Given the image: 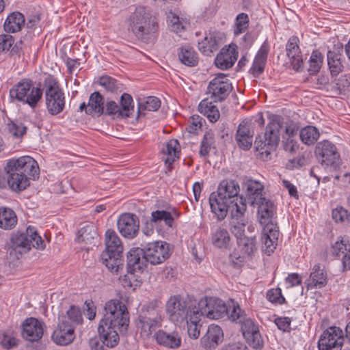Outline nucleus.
I'll return each mask as SVG.
<instances>
[{"instance_id":"nucleus-1","label":"nucleus","mask_w":350,"mask_h":350,"mask_svg":"<svg viewBox=\"0 0 350 350\" xmlns=\"http://www.w3.org/2000/svg\"><path fill=\"white\" fill-rule=\"evenodd\" d=\"M40 168L37 161L29 156L8 161L4 170L0 169V189L9 188L15 192L26 189L30 180L38 178Z\"/></svg>"},{"instance_id":"nucleus-2","label":"nucleus","mask_w":350,"mask_h":350,"mask_svg":"<svg viewBox=\"0 0 350 350\" xmlns=\"http://www.w3.org/2000/svg\"><path fill=\"white\" fill-rule=\"evenodd\" d=\"M129 323V314L125 304L118 299L107 301L98 327L103 344L111 348L116 347L120 340L118 331L126 330Z\"/></svg>"},{"instance_id":"nucleus-3","label":"nucleus","mask_w":350,"mask_h":350,"mask_svg":"<svg viewBox=\"0 0 350 350\" xmlns=\"http://www.w3.org/2000/svg\"><path fill=\"white\" fill-rule=\"evenodd\" d=\"M239 192L240 187L237 181L226 179L220 182L217 191L211 193V210L218 221H223L229 211L237 209L241 204L247 206L245 198Z\"/></svg>"},{"instance_id":"nucleus-4","label":"nucleus","mask_w":350,"mask_h":350,"mask_svg":"<svg viewBox=\"0 0 350 350\" xmlns=\"http://www.w3.org/2000/svg\"><path fill=\"white\" fill-rule=\"evenodd\" d=\"M129 22L131 31L142 42L152 44L157 40L159 23L148 8L142 5L136 7L129 16Z\"/></svg>"},{"instance_id":"nucleus-5","label":"nucleus","mask_w":350,"mask_h":350,"mask_svg":"<svg viewBox=\"0 0 350 350\" xmlns=\"http://www.w3.org/2000/svg\"><path fill=\"white\" fill-rule=\"evenodd\" d=\"M282 118L278 115H271L269 122L263 135H258L254 141L256 157L263 161L271 159V153L276 150L280 141V130Z\"/></svg>"},{"instance_id":"nucleus-6","label":"nucleus","mask_w":350,"mask_h":350,"mask_svg":"<svg viewBox=\"0 0 350 350\" xmlns=\"http://www.w3.org/2000/svg\"><path fill=\"white\" fill-rule=\"evenodd\" d=\"M105 250L101 253L100 260L112 273H117L123 265V245L117 233L111 229L105 232Z\"/></svg>"},{"instance_id":"nucleus-7","label":"nucleus","mask_w":350,"mask_h":350,"mask_svg":"<svg viewBox=\"0 0 350 350\" xmlns=\"http://www.w3.org/2000/svg\"><path fill=\"white\" fill-rule=\"evenodd\" d=\"M42 90L48 113L51 116L61 113L65 109L66 96L57 78L49 75L44 80Z\"/></svg>"},{"instance_id":"nucleus-8","label":"nucleus","mask_w":350,"mask_h":350,"mask_svg":"<svg viewBox=\"0 0 350 350\" xmlns=\"http://www.w3.org/2000/svg\"><path fill=\"white\" fill-rule=\"evenodd\" d=\"M12 246L15 249H22L23 252L29 251L31 247L44 250L45 244L42 237L38 234L36 228L28 226L25 232H17L11 237Z\"/></svg>"},{"instance_id":"nucleus-9","label":"nucleus","mask_w":350,"mask_h":350,"mask_svg":"<svg viewBox=\"0 0 350 350\" xmlns=\"http://www.w3.org/2000/svg\"><path fill=\"white\" fill-rule=\"evenodd\" d=\"M315 155L322 165L336 170L341 164V158L336 146L328 140L319 142L315 147Z\"/></svg>"},{"instance_id":"nucleus-10","label":"nucleus","mask_w":350,"mask_h":350,"mask_svg":"<svg viewBox=\"0 0 350 350\" xmlns=\"http://www.w3.org/2000/svg\"><path fill=\"white\" fill-rule=\"evenodd\" d=\"M165 307L169 319L178 325L185 323L193 310L180 295L171 296L167 301Z\"/></svg>"},{"instance_id":"nucleus-11","label":"nucleus","mask_w":350,"mask_h":350,"mask_svg":"<svg viewBox=\"0 0 350 350\" xmlns=\"http://www.w3.org/2000/svg\"><path fill=\"white\" fill-rule=\"evenodd\" d=\"M120 105L113 100H107L104 106V114L117 118H126L134 113L133 97L128 93H124L120 97Z\"/></svg>"},{"instance_id":"nucleus-12","label":"nucleus","mask_w":350,"mask_h":350,"mask_svg":"<svg viewBox=\"0 0 350 350\" xmlns=\"http://www.w3.org/2000/svg\"><path fill=\"white\" fill-rule=\"evenodd\" d=\"M198 309L202 316H206L211 319H222L228 313V306L225 302L213 297L202 299L198 303Z\"/></svg>"},{"instance_id":"nucleus-13","label":"nucleus","mask_w":350,"mask_h":350,"mask_svg":"<svg viewBox=\"0 0 350 350\" xmlns=\"http://www.w3.org/2000/svg\"><path fill=\"white\" fill-rule=\"evenodd\" d=\"M233 89L232 83L226 79V75L219 73L213 79L207 88V92L213 102L225 100Z\"/></svg>"},{"instance_id":"nucleus-14","label":"nucleus","mask_w":350,"mask_h":350,"mask_svg":"<svg viewBox=\"0 0 350 350\" xmlns=\"http://www.w3.org/2000/svg\"><path fill=\"white\" fill-rule=\"evenodd\" d=\"M239 326L241 332L250 346L255 349H262L264 340L260 333L259 325L254 319L247 316Z\"/></svg>"},{"instance_id":"nucleus-15","label":"nucleus","mask_w":350,"mask_h":350,"mask_svg":"<svg viewBox=\"0 0 350 350\" xmlns=\"http://www.w3.org/2000/svg\"><path fill=\"white\" fill-rule=\"evenodd\" d=\"M344 342L342 330L336 326L326 329L318 341L319 350H341Z\"/></svg>"},{"instance_id":"nucleus-16","label":"nucleus","mask_w":350,"mask_h":350,"mask_svg":"<svg viewBox=\"0 0 350 350\" xmlns=\"http://www.w3.org/2000/svg\"><path fill=\"white\" fill-rule=\"evenodd\" d=\"M144 251L147 262L152 265H160L170 256V245L165 241L148 243Z\"/></svg>"},{"instance_id":"nucleus-17","label":"nucleus","mask_w":350,"mask_h":350,"mask_svg":"<svg viewBox=\"0 0 350 350\" xmlns=\"http://www.w3.org/2000/svg\"><path fill=\"white\" fill-rule=\"evenodd\" d=\"M44 327L43 321L34 317L27 318L21 324L22 336L27 341L38 342L43 336Z\"/></svg>"},{"instance_id":"nucleus-18","label":"nucleus","mask_w":350,"mask_h":350,"mask_svg":"<svg viewBox=\"0 0 350 350\" xmlns=\"http://www.w3.org/2000/svg\"><path fill=\"white\" fill-rule=\"evenodd\" d=\"M258 206V217L260 224L263 227L278 226L276 217V208L272 201L269 199H263L260 202L255 204Z\"/></svg>"},{"instance_id":"nucleus-19","label":"nucleus","mask_w":350,"mask_h":350,"mask_svg":"<svg viewBox=\"0 0 350 350\" xmlns=\"http://www.w3.org/2000/svg\"><path fill=\"white\" fill-rule=\"evenodd\" d=\"M161 321V318L157 310L152 308L139 316V322L137 325L141 329V334L148 337L160 326Z\"/></svg>"},{"instance_id":"nucleus-20","label":"nucleus","mask_w":350,"mask_h":350,"mask_svg":"<svg viewBox=\"0 0 350 350\" xmlns=\"http://www.w3.org/2000/svg\"><path fill=\"white\" fill-rule=\"evenodd\" d=\"M118 228L123 237L130 239H133L139 232V218L133 213H123L118 218Z\"/></svg>"},{"instance_id":"nucleus-21","label":"nucleus","mask_w":350,"mask_h":350,"mask_svg":"<svg viewBox=\"0 0 350 350\" xmlns=\"http://www.w3.org/2000/svg\"><path fill=\"white\" fill-rule=\"evenodd\" d=\"M299 38L297 36H291L286 44V53L293 69L300 72L304 68L302 53L299 47Z\"/></svg>"},{"instance_id":"nucleus-22","label":"nucleus","mask_w":350,"mask_h":350,"mask_svg":"<svg viewBox=\"0 0 350 350\" xmlns=\"http://www.w3.org/2000/svg\"><path fill=\"white\" fill-rule=\"evenodd\" d=\"M239 52L235 44L222 48L215 59L216 66L221 70H228L233 66L237 60Z\"/></svg>"},{"instance_id":"nucleus-23","label":"nucleus","mask_w":350,"mask_h":350,"mask_svg":"<svg viewBox=\"0 0 350 350\" xmlns=\"http://www.w3.org/2000/svg\"><path fill=\"white\" fill-rule=\"evenodd\" d=\"M144 249L133 247L127 253V272L134 274L137 271L142 272L146 267L148 262L145 258Z\"/></svg>"},{"instance_id":"nucleus-24","label":"nucleus","mask_w":350,"mask_h":350,"mask_svg":"<svg viewBox=\"0 0 350 350\" xmlns=\"http://www.w3.org/2000/svg\"><path fill=\"white\" fill-rule=\"evenodd\" d=\"M246 209L247 206L241 204L237 209L229 211L231 213V220L230 221V230L237 238V240H242V237H244L245 226V213Z\"/></svg>"},{"instance_id":"nucleus-25","label":"nucleus","mask_w":350,"mask_h":350,"mask_svg":"<svg viewBox=\"0 0 350 350\" xmlns=\"http://www.w3.org/2000/svg\"><path fill=\"white\" fill-rule=\"evenodd\" d=\"M223 42V33L217 31H209L203 40L198 42V49L206 55H211L219 48Z\"/></svg>"},{"instance_id":"nucleus-26","label":"nucleus","mask_w":350,"mask_h":350,"mask_svg":"<svg viewBox=\"0 0 350 350\" xmlns=\"http://www.w3.org/2000/svg\"><path fill=\"white\" fill-rule=\"evenodd\" d=\"M75 338V327L67 321H62L59 323L52 334L53 341L59 345H67L71 343Z\"/></svg>"},{"instance_id":"nucleus-27","label":"nucleus","mask_w":350,"mask_h":350,"mask_svg":"<svg viewBox=\"0 0 350 350\" xmlns=\"http://www.w3.org/2000/svg\"><path fill=\"white\" fill-rule=\"evenodd\" d=\"M254 134L251 124L246 120H243L239 124L235 135L237 146L243 150H250L252 146Z\"/></svg>"},{"instance_id":"nucleus-28","label":"nucleus","mask_w":350,"mask_h":350,"mask_svg":"<svg viewBox=\"0 0 350 350\" xmlns=\"http://www.w3.org/2000/svg\"><path fill=\"white\" fill-rule=\"evenodd\" d=\"M269 49V44L267 40H265L256 54L252 67L249 70L254 78H258L264 72Z\"/></svg>"},{"instance_id":"nucleus-29","label":"nucleus","mask_w":350,"mask_h":350,"mask_svg":"<svg viewBox=\"0 0 350 350\" xmlns=\"http://www.w3.org/2000/svg\"><path fill=\"white\" fill-rule=\"evenodd\" d=\"M271 227L267 226L262 228V250L267 255L270 256L273 253L276 248L277 242L279 237V227H273V224H271Z\"/></svg>"},{"instance_id":"nucleus-30","label":"nucleus","mask_w":350,"mask_h":350,"mask_svg":"<svg viewBox=\"0 0 350 350\" xmlns=\"http://www.w3.org/2000/svg\"><path fill=\"white\" fill-rule=\"evenodd\" d=\"M224 333L219 325L208 326L206 334L201 338V345L206 349H214L223 341Z\"/></svg>"},{"instance_id":"nucleus-31","label":"nucleus","mask_w":350,"mask_h":350,"mask_svg":"<svg viewBox=\"0 0 350 350\" xmlns=\"http://www.w3.org/2000/svg\"><path fill=\"white\" fill-rule=\"evenodd\" d=\"M157 342L170 349H178L181 346V337L177 332H167L164 330H159L154 334Z\"/></svg>"},{"instance_id":"nucleus-32","label":"nucleus","mask_w":350,"mask_h":350,"mask_svg":"<svg viewBox=\"0 0 350 350\" xmlns=\"http://www.w3.org/2000/svg\"><path fill=\"white\" fill-rule=\"evenodd\" d=\"M327 284V275L326 271L321 269L319 264L315 265L309 278L306 281V285L308 289L321 288Z\"/></svg>"},{"instance_id":"nucleus-33","label":"nucleus","mask_w":350,"mask_h":350,"mask_svg":"<svg viewBox=\"0 0 350 350\" xmlns=\"http://www.w3.org/2000/svg\"><path fill=\"white\" fill-rule=\"evenodd\" d=\"M31 85H33V81L28 78L22 79L20 81L14 85L10 90V98L11 100L20 103L21 100H24L27 95V94L30 90V88H31Z\"/></svg>"},{"instance_id":"nucleus-34","label":"nucleus","mask_w":350,"mask_h":350,"mask_svg":"<svg viewBox=\"0 0 350 350\" xmlns=\"http://www.w3.org/2000/svg\"><path fill=\"white\" fill-rule=\"evenodd\" d=\"M211 239L213 245L220 249H227L230 242L227 229L217 226L211 227Z\"/></svg>"},{"instance_id":"nucleus-35","label":"nucleus","mask_w":350,"mask_h":350,"mask_svg":"<svg viewBox=\"0 0 350 350\" xmlns=\"http://www.w3.org/2000/svg\"><path fill=\"white\" fill-rule=\"evenodd\" d=\"M177 55L180 62L189 67H194L198 64V55L189 45H184L178 49Z\"/></svg>"},{"instance_id":"nucleus-36","label":"nucleus","mask_w":350,"mask_h":350,"mask_svg":"<svg viewBox=\"0 0 350 350\" xmlns=\"http://www.w3.org/2000/svg\"><path fill=\"white\" fill-rule=\"evenodd\" d=\"M88 107V115L100 117L104 114V97L99 92H94L90 94Z\"/></svg>"},{"instance_id":"nucleus-37","label":"nucleus","mask_w":350,"mask_h":350,"mask_svg":"<svg viewBox=\"0 0 350 350\" xmlns=\"http://www.w3.org/2000/svg\"><path fill=\"white\" fill-rule=\"evenodd\" d=\"M77 239L79 243L95 245L98 239L96 226L93 224H86L78 231Z\"/></svg>"},{"instance_id":"nucleus-38","label":"nucleus","mask_w":350,"mask_h":350,"mask_svg":"<svg viewBox=\"0 0 350 350\" xmlns=\"http://www.w3.org/2000/svg\"><path fill=\"white\" fill-rule=\"evenodd\" d=\"M18 223L16 213L10 208L0 207V228L5 230H10L15 228Z\"/></svg>"},{"instance_id":"nucleus-39","label":"nucleus","mask_w":350,"mask_h":350,"mask_svg":"<svg viewBox=\"0 0 350 350\" xmlns=\"http://www.w3.org/2000/svg\"><path fill=\"white\" fill-rule=\"evenodd\" d=\"M167 23L170 29L177 34L185 32L190 24L187 18L180 17L172 12L167 14Z\"/></svg>"},{"instance_id":"nucleus-40","label":"nucleus","mask_w":350,"mask_h":350,"mask_svg":"<svg viewBox=\"0 0 350 350\" xmlns=\"http://www.w3.org/2000/svg\"><path fill=\"white\" fill-rule=\"evenodd\" d=\"M25 22V16L19 12L10 14L4 23V29L6 32L15 33L21 30Z\"/></svg>"},{"instance_id":"nucleus-41","label":"nucleus","mask_w":350,"mask_h":350,"mask_svg":"<svg viewBox=\"0 0 350 350\" xmlns=\"http://www.w3.org/2000/svg\"><path fill=\"white\" fill-rule=\"evenodd\" d=\"M201 314L197 308H193L189 316L185 323L187 324V332L190 338L196 339L200 336V321Z\"/></svg>"},{"instance_id":"nucleus-42","label":"nucleus","mask_w":350,"mask_h":350,"mask_svg":"<svg viewBox=\"0 0 350 350\" xmlns=\"http://www.w3.org/2000/svg\"><path fill=\"white\" fill-rule=\"evenodd\" d=\"M245 187L247 190V196L251 200L252 206H255V204L260 202L262 200L265 198L262 196L263 185L259 182L252 180H248L245 183Z\"/></svg>"},{"instance_id":"nucleus-43","label":"nucleus","mask_w":350,"mask_h":350,"mask_svg":"<svg viewBox=\"0 0 350 350\" xmlns=\"http://www.w3.org/2000/svg\"><path fill=\"white\" fill-rule=\"evenodd\" d=\"M198 111L200 113L206 116L211 122H215L220 117V113L217 106L208 98H204L199 103Z\"/></svg>"},{"instance_id":"nucleus-44","label":"nucleus","mask_w":350,"mask_h":350,"mask_svg":"<svg viewBox=\"0 0 350 350\" xmlns=\"http://www.w3.org/2000/svg\"><path fill=\"white\" fill-rule=\"evenodd\" d=\"M162 152L166 156L164 158L165 164L170 167L176 159L179 158L180 144L176 139H171L162 148Z\"/></svg>"},{"instance_id":"nucleus-45","label":"nucleus","mask_w":350,"mask_h":350,"mask_svg":"<svg viewBox=\"0 0 350 350\" xmlns=\"http://www.w3.org/2000/svg\"><path fill=\"white\" fill-rule=\"evenodd\" d=\"M161 107V100L156 96H148L138 102L137 118L144 116L146 111H157Z\"/></svg>"},{"instance_id":"nucleus-46","label":"nucleus","mask_w":350,"mask_h":350,"mask_svg":"<svg viewBox=\"0 0 350 350\" xmlns=\"http://www.w3.org/2000/svg\"><path fill=\"white\" fill-rule=\"evenodd\" d=\"M327 58L332 77H336L344 68L341 61V55L336 51H329L327 52Z\"/></svg>"},{"instance_id":"nucleus-47","label":"nucleus","mask_w":350,"mask_h":350,"mask_svg":"<svg viewBox=\"0 0 350 350\" xmlns=\"http://www.w3.org/2000/svg\"><path fill=\"white\" fill-rule=\"evenodd\" d=\"M17 333L12 328L0 332V344L5 349H11L18 346Z\"/></svg>"},{"instance_id":"nucleus-48","label":"nucleus","mask_w":350,"mask_h":350,"mask_svg":"<svg viewBox=\"0 0 350 350\" xmlns=\"http://www.w3.org/2000/svg\"><path fill=\"white\" fill-rule=\"evenodd\" d=\"M319 130L313 126H306L299 131L301 142L306 145L314 144L319 137Z\"/></svg>"},{"instance_id":"nucleus-49","label":"nucleus","mask_w":350,"mask_h":350,"mask_svg":"<svg viewBox=\"0 0 350 350\" xmlns=\"http://www.w3.org/2000/svg\"><path fill=\"white\" fill-rule=\"evenodd\" d=\"M27 94L26 98H25L24 100H21V103L28 105L31 108L34 109L37 107L38 103L42 98L43 90L40 86L35 87L33 84Z\"/></svg>"},{"instance_id":"nucleus-50","label":"nucleus","mask_w":350,"mask_h":350,"mask_svg":"<svg viewBox=\"0 0 350 350\" xmlns=\"http://www.w3.org/2000/svg\"><path fill=\"white\" fill-rule=\"evenodd\" d=\"M152 221L155 224H160L163 222L165 226L172 228L174 224V218L171 212L165 210H157L151 213Z\"/></svg>"},{"instance_id":"nucleus-51","label":"nucleus","mask_w":350,"mask_h":350,"mask_svg":"<svg viewBox=\"0 0 350 350\" xmlns=\"http://www.w3.org/2000/svg\"><path fill=\"white\" fill-rule=\"evenodd\" d=\"M226 316L232 322L239 325L248 315L237 303L232 302V305L228 307Z\"/></svg>"},{"instance_id":"nucleus-52","label":"nucleus","mask_w":350,"mask_h":350,"mask_svg":"<svg viewBox=\"0 0 350 350\" xmlns=\"http://www.w3.org/2000/svg\"><path fill=\"white\" fill-rule=\"evenodd\" d=\"M323 61V56L317 50L313 51L309 60L308 72L310 75H315L319 72Z\"/></svg>"},{"instance_id":"nucleus-53","label":"nucleus","mask_w":350,"mask_h":350,"mask_svg":"<svg viewBox=\"0 0 350 350\" xmlns=\"http://www.w3.org/2000/svg\"><path fill=\"white\" fill-rule=\"evenodd\" d=\"M214 144V137L213 133L206 132L203 137L201 142L200 149L199 154L202 157H206L208 155L211 147Z\"/></svg>"},{"instance_id":"nucleus-54","label":"nucleus","mask_w":350,"mask_h":350,"mask_svg":"<svg viewBox=\"0 0 350 350\" xmlns=\"http://www.w3.org/2000/svg\"><path fill=\"white\" fill-rule=\"evenodd\" d=\"M236 28L234 31L235 35H239L245 31L249 25V17L245 13L239 14L236 18Z\"/></svg>"},{"instance_id":"nucleus-55","label":"nucleus","mask_w":350,"mask_h":350,"mask_svg":"<svg viewBox=\"0 0 350 350\" xmlns=\"http://www.w3.org/2000/svg\"><path fill=\"white\" fill-rule=\"evenodd\" d=\"M255 237H242V240H238V243L242 245V251L247 256L252 255L256 250Z\"/></svg>"},{"instance_id":"nucleus-56","label":"nucleus","mask_w":350,"mask_h":350,"mask_svg":"<svg viewBox=\"0 0 350 350\" xmlns=\"http://www.w3.org/2000/svg\"><path fill=\"white\" fill-rule=\"evenodd\" d=\"M99 84L109 92H115L119 88L117 80L109 76L101 77Z\"/></svg>"},{"instance_id":"nucleus-57","label":"nucleus","mask_w":350,"mask_h":350,"mask_svg":"<svg viewBox=\"0 0 350 350\" xmlns=\"http://www.w3.org/2000/svg\"><path fill=\"white\" fill-rule=\"evenodd\" d=\"M266 297L271 303L282 304L286 302V299L282 296V291L280 288H271L268 290Z\"/></svg>"},{"instance_id":"nucleus-58","label":"nucleus","mask_w":350,"mask_h":350,"mask_svg":"<svg viewBox=\"0 0 350 350\" xmlns=\"http://www.w3.org/2000/svg\"><path fill=\"white\" fill-rule=\"evenodd\" d=\"M350 85V81L347 79V75H341L336 80L334 84L332 85L331 89L335 91L338 94L345 92Z\"/></svg>"},{"instance_id":"nucleus-59","label":"nucleus","mask_w":350,"mask_h":350,"mask_svg":"<svg viewBox=\"0 0 350 350\" xmlns=\"http://www.w3.org/2000/svg\"><path fill=\"white\" fill-rule=\"evenodd\" d=\"M68 318L73 323L81 324L83 322L82 314L79 307L72 305L66 312Z\"/></svg>"},{"instance_id":"nucleus-60","label":"nucleus","mask_w":350,"mask_h":350,"mask_svg":"<svg viewBox=\"0 0 350 350\" xmlns=\"http://www.w3.org/2000/svg\"><path fill=\"white\" fill-rule=\"evenodd\" d=\"M332 217L336 222L350 221V214L342 206H338L333 209Z\"/></svg>"},{"instance_id":"nucleus-61","label":"nucleus","mask_w":350,"mask_h":350,"mask_svg":"<svg viewBox=\"0 0 350 350\" xmlns=\"http://www.w3.org/2000/svg\"><path fill=\"white\" fill-rule=\"evenodd\" d=\"M9 131L14 137H23L27 131V127L21 122H12L8 124Z\"/></svg>"},{"instance_id":"nucleus-62","label":"nucleus","mask_w":350,"mask_h":350,"mask_svg":"<svg viewBox=\"0 0 350 350\" xmlns=\"http://www.w3.org/2000/svg\"><path fill=\"white\" fill-rule=\"evenodd\" d=\"M202 126V118L198 115L192 116L189 120V125L186 130L190 133H195Z\"/></svg>"},{"instance_id":"nucleus-63","label":"nucleus","mask_w":350,"mask_h":350,"mask_svg":"<svg viewBox=\"0 0 350 350\" xmlns=\"http://www.w3.org/2000/svg\"><path fill=\"white\" fill-rule=\"evenodd\" d=\"M13 36L8 34L0 35V53L8 51L14 44Z\"/></svg>"},{"instance_id":"nucleus-64","label":"nucleus","mask_w":350,"mask_h":350,"mask_svg":"<svg viewBox=\"0 0 350 350\" xmlns=\"http://www.w3.org/2000/svg\"><path fill=\"white\" fill-rule=\"evenodd\" d=\"M349 249V244L343 239L336 241L332 245L331 252L334 256H338L340 254H345Z\"/></svg>"}]
</instances>
